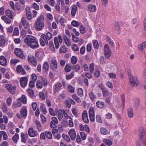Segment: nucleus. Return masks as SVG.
<instances>
[{
    "instance_id": "41",
    "label": "nucleus",
    "mask_w": 146,
    "mask_h": 146,
    "mask_svg": "<svg viewBox=\"0 0 146 146\" xmlns=\"http://www.w3.org/2000/svg\"><path fill=\"white\" fill-rule=\"evenodd\" d=\"M117 116L118 117V119H119V125L122 127H123V125L122 123L121 122L123 121V119H121V115L118 113H117Z\"/></svg>"
},
{
    "instance_id": "63",
    "label": "nucleus",
    "mask_w": 146,
    "mask_h": 146,
    "mask_svg": "<svg viewBox=\"0 0 146 146\" xmlns=\"http://www.w3.org/2000/svg\"><path fill=\"white\" fill-rule=\"evenodd\" d=\"M62 111L63 115L67 119L71 118V117L70 116H68V114L64 110H63Z\"/></svg>"
},
{
    "instance_id": "51",
    "label": "nucleus",
    "mask_w": 146,
    "mask_h": 146,
    "mask_svg": "<svg viewBox=\"0 0 146 146\" xmlns=\"http://www.w3.org/2000/svg\"><path fill=\"white\" fill-rule=\"evenodd\" d=\"M94 65L93 63H91L90 65L89 70H90L91 73H93L94 72Z\"/></svg>"
},
{
    "instance_id": "37",
    "label": "nucleus",
    "mask_w": 146,
    "mask_h": 146,
    "mask_svg": "<svg viewBox=\"0 0 146 146\" xmlns=\"http://www.w3.org/2000/svg\"><path fill=\"white\" fill-rule=\"evenodd\" d=\"M54 41L56 48L58 49L59 48V45L58 38L57 37H55L54 38Z\"/></svg>"
},
{
    "instance_id": "46",
    "label": "nucleus",
    "mask_w": 146,
    "mask_h": 146,
    "mask_svg": "<svg viewBox=\"0 0 146 146\" xmlns=\"http://www.w3.org/2000/svg\"><path fill=\"white\" fill-rule=\"evenodd\" d=\"M80 31L81 33L84 34L86 32L85 28L83 25H80L79 28Z\"/></svg>"
},
{
    "instance_id": "64",
    "label": "nucleus",
    "mask_w": 146,
    "mask_h": 146,
    "mask_svg": "<svg viewBox=\"0 0 146 146\" xmlns=\"http://www.w3.org/2000/svg\"><path fill=\"white\" fill-rule=\"evenodd\" d=\"M80 135L82 140H84L86 139L87 136L84 133L81 132L80 133Z\"/></svg>"
},
{
    "instance_id": "13",
    "label": "nucleus",
    "mask_w": 146,
    "mask_h": 146,
    "mask_svg": "<svg viewBox=\"0 0 146 146\" xmlns=\"http://www.w3.org/2000/svg\"><path fill=\"white\" fill-rule=\"evenodd\" d=\"M27 107L26 106H24L20 110V113L23 117H26L27 116Z\"/></svg>"
},
{
    "instance_id": "53",
    "label": "nucleus",
    "mask_w": 146,
    "mask_h": 146,
    "mask_svg": "<svg viewBox=\"0 0 146 146\" xmlns=\"http://www.w3.org/2000/svg\"><path fill=\"white\" fill-rule=\"evenodd\" d=\"M2 109L3 112L5 113L7 111V105L5 103H4L3 104Z\"/></svg>"
},
{
    "instance_id": "62",
    "label": "nucleus",
    "mask_w": 146,
    "mask_h": 146,
    "mask_svg": "<svg viewBox=\"0 0 146 146\" xmlns=\"http://www.w3.org/2000/svg\"><path fill=\"white\" fill-rule=\"evenodd\" d=\"M71 68L70 66L68 64L66 65L64 68L65 71L66 72H68L70 71L71 70Z\"/></svg>"
},
{
    "instance_id": "16",
    "label": "nucleus",
    "mask_w": 146,
    "mask_h": 146,
    "mask_svg": "<svg viewBox=\"0 0 146 146\" xmlns=\"http://www.w3.org/2000/svg\"><path fill=\"white\" fill-rule=\"evenodd\" d=\"M28 133L29 136L34 137L36 135V132L33 128H30L28 130Z\"/></svg>"
},
{
    "instance_id": "48",
    "label": "nucleus",
    "mask_w": 146,
    "mask_h": 146,
    "mask_svg": "<svg viewBox=\"0 0 146 146\" xmlns=\"http://www.w3.org/2000/svg\"><path fill=\"white\" fill-rule=\"evenodd\" d=\"M62 137L64 138L66 141L68 142H70V139L68 136L64 134H63L62 135Z\"/></svg>"
},
{
    "instance_id": "58",
    "label": "nucleus",
    "mask_w": 146,
    "mask_h": 146,
    "mask_svg": "<svg viewBox=\"0 0 146 146\" xmlns=\"http://www.w3.org/2000/svg\"><path fill=\"white\" fill-rule=\"evenodd\" d=\"M71 35L72 36V39L73 41L75 42H78V39L75 36L74 34H71Z\"/></svg>"
},
{
    "instance_id": "19",
    "label": "nucleus",
    "mask_w": 146,
    "mask_h": 146,
    "mask_svg": "<svg viewBox=\"0 0 146 146\" xmlns=\"http://www.w3.org/2000/svg\"><path fill=\"white\" fill-rule=\"evenodd\" d=\"M138 49L141 51L143 50L146 48V41L143 42L140 44L138 46Z\"/></svg>"
},
{
    "instance_id": "47",
    "label": "nucleus",
    "mask_w": 146,
    "mask_h": 146,
    "mask_svg": "<svg viewBox=\"0 0 146 146\" xmlns=\"http://www.w3.org/2000/svg\"><path fill=\"white\" fill-rule=\"evenodd\" d=\"M77 62V58L75 56H72L71 59V62L72 64H75Z\"/></svg>"
},
{
    "instance_id": "36",
    "label": "nucleus",
    "mask_w": 146,
    "mask_h": 146,
    "mask_svg": "<svg viewBox=\"0 0 146 146\" xmlns=\"http://www.w3.org/2000/svg\"><path fill=\"white\" fill-rule=\"evenodd\" d=\"M80 23L75 21H73L71 22L72 25L75 27H78L80 25Z\"/></svg>"
},
{
    "instance_id": "1",
    "label": "nucleus",
    "mask_w": 146,
    "mask_h": 146,
    "mask_svg": "<svg viewBox=\"0 0 146 146\" xmlns=\"http://www.w3.org/2000/svg\"><path fill=\"white\" fill-rule=\"evenodd\" d=\"M25 43L31 48L34 49L36 47V37L31 35H27L24 39Z\"/></svg>"
},
{
    "instance_id": "4",
    "label": "nucleus",
    "mask_w": 146,
    "mask_h": 146,
    "mask_svg": "<svg viewBox=\"0 0 146 146\" xmlns=\"http://www.w3.org/2000/svg\"><path fill=\"white\" fill-rule=\"evenodd\" d=\"M6 88L11 93L14 94L15 92L16 87L15 86H13L11 84H6L5 85Z\"/></svg>"
},
{
    "instance_id": "10",
    "label": "nucleus",
    "mask_w": 146,
    "mask_h": 146,
    "mask_svg": "<svg viewBox=\"0 0 146 146\" xmlns=\"http://www.w3.org/2000/svg\"><path fill=\"white\" fill-rule=\"evenodd\" d=\"M14 53L15 55L18 57L22 58H25V56L23 54L22 52L19 48H15Z\"/></svg>"
},
{
    "instance_id": "17",
    "label": "nucleus",
    "mask_w": 146,
    "mask_h": 146,
    "mask_svg": "<svg viewBox=\"0 0 146 146\" xmlns=\"http://www.w3.org/2000/svg\"><path fill=\"white\" fill-rule=\"evenodd\" d=\"M7 61L5 57L3 56H0V64L3 66L6 65Z\"/></svg>"
},
{
    "instance_id": "40",
    "label": "nucleus",
    "mask_w": 146,
    "mask_h": 146,
    "mask_svg": "<svg viewBox=\"0 0 146 146\" xmlns=\"http://www.w3.org/2000/svg\"><path fill=\"white\" fill-rule=\"evenodd\" d=\"M49 46L50 49L52 51H54L55 48L53 42L52 41L49 42Z\"/></svg>"
},
{
    "instance_id": "56",
    "label": "nucleus",
    "mask_w": 146,
    "mask_h": 146,
    "mask_svg": "<svg viewBox=\"0 0 146 146\" xmlns=\"http://www.w3.org/2000/svg\"><path fill=\"white\" fill-rule=\"evenodd\" d=\"M77 94L80 97H82L83 96V90L82 88H79L78 89Z\"/></svg>"
},
{
    "instance_id": "3",
    "label": "nucleus",
    "mask_w": 146,
    "mask_h": 146,
    "mask_svg": "<svg viewBox=\"0 0 146 146\" xmlns=\"http://www.w3.org/2000/svg\"><path fill=\"white\" fill-rule=\"evenodd\" d=\"M129 82L130 85L133 86H136L138 85V81L136 77L129 76Z\"/></svg>"
},
{
    "instance_id": "2",
    "label": "nucleus",
    "mask_w": 146,
    "mask_h": 146,
    "mask_svg": "<svg viewBox=\"0 0 146 146\" xmlns=\"http://www.w3.org/2000/svg\"><path fill=\"white\" fill-rule=\"evenodd\" d=\"M27 103V99L25 95H23L22 97L18 100L17 102L15 104L16 106L20 107L21 106V103L25 104Z\"/></svg>"
},
{
    "instance_id": "21",
    "label": "nucleus",
    "mask_w": 146,
    "mask_h": 146,
    "mask_svg": "<svg viewBox=\"0 0 146 146\" xmlns=\"http://www.w3.org/2000/svg\"><path fill=\"white\" fill-rule=\"evenodd\" d=\"M40 109L42 111L43 114H45L47 113L46 108L45 105L43 104H41L40 106Z\"/></svg>"
},
{
    "instance_id": "31",
    "label": "nucleus",
    "mask_w": 146,
    "mask_h": 146,
    "mask_svg": "<svg viewBox=\"0 0 146 146\" xmlns=\"http://www.w3.org/2000/svg\"><path fill=\"white\" fill-rule=\"evenodd\" d=\"M51 63L54 68L57 69L58 68L57 62L56 60L54 59H52Z\"/></svg>"
},
{
    "instance_id": "9",
    "label": "nucleus",
    "mask_w": 146,
    "mask_h": 146,
    "mask_svg": "<svg viewBox=\"0 0 146 146\" xmlns=\"http://www.w3.org/2000/svg\"><path fill=\"white\" fill-rule=\"evenodd\" d=\"M21 22L23 26L25 29H28L30 28V24L26 20L25 17L22 18Z\"/></svg>"
},
{
    "instance_id": "49",
    "label": "nucleus",
    "mask_w": 146,
    "mask_h": 146,
    "mask_svg": "<svg viewBox=\"0 0 146 146\" xmlns=\"http://www.w3.org/2000/svg\"><path fill=\"white\" fill-rule=\"evenodd\" d=\"M46 2L47 3L53 7L55 5V1L54 0H46Z\"/></svg>"
},
{
    "instance_id": "7",
    "label": "nucleus",
    "mask_w": 146,
    "mask_h": 146,
    "mask_svg": "<svg viewBox=\"0 0 146 146\" xmlns=\"http://www.w3.org/2000/svg\"><path fill=\"white\" fill-rule=\"evenodd\" d=\"M89 115L91 120L93 121L95 120V113L94 110L93 108L91 107L89 110Z\"/></svg>"
},
{
    "instance_id": "52",
    "label": "nucleus",
    "mask_w": 146,
    "mask_h": 146,
    "mask_svg": "<svg viewBox=\"0 0 146 146\" xmlns=\"http://www.w3.org/2000/svg\"><path fill=\"white\" fill-rule=\"evenodd\" d=\"M43 68L45 71H46L49 68V65L48 63L47 62H45L43 65Z\"/></svg>"
},
{
    "instance_id": "43",
    "label": "nucleus",
    "mask_w": 146,
    "mask_h": 146,
    "mask_svg": "<svg viewBox=\"0 0 146 146\" xmlns=\"http://www.w3.org/2000/svg\"><path fill=\"white\" fill-rule=\"evenodd\" d=\"M103 142L106 145L110 146L112 144V142L110 140L104 139Z\"/></svg>"
},
{
    "instance_id": "20",
    "label": "nucleus",
    "mask_w": 146,
    "mask_h": 146,
    "mask_svg": "<svg viewBox=\"0 0 146 146\" xmlns=\"http://www.w3.org/2000/svg\"><path fill=\"white\" fill-rule=\"evenodd\" d=\"M88 9L90 11L94 12L96 10V5L91 4L88 5Z\"/></svg>"
},
{
    "instance_id": "42",
    "label": "nucleus",
    "mask_w": 146,
    "mask_h": 146,
    "mask_svg": "<svg viewBox=\"0 0 146 146\" xmlns=\"http://www.w3.org/2000/svg\"><path fill=\"white\" fill-rule=\"evenodd\" d=\"M48 111L50 115L52 116H55L56 113L54 110L52 108H49L48 109Z\"/></svg>"
},
{
    "instance_id": "50",
    "label": "nucleus",
    "mask_w": 146,
    "mask_h": 146,
    "mask_svg": "<svg viewBox=\"0 0 146 146\" xmlns=\"http://www.w3.org/2000/svg\"><path fill=\"white\" fill-rule=\"evenodd\" d=\"M68 91L71 93H73L74 92V87L71 85H69L68 87Z\"/></svg>"
},
{
    "instance_id": "25",
    "label": "nucleus",
    "mask_w": 146,
    "mask_h": 146,
    "mask_svg": "<svg viewBox=\"0 0 146 146\" xmlns=\"http://www.w3.org/2000/svg\"><path fill=\"white\" fill-rule=\"evenodd\" d=\"M62 110L61 109H60L58 110L57 115L58 117V119L60 121L62 119L63 117V114Z\"/></svg>"
},
{
    "instance_id": "28",
    "label": "nucleus",
    "mask_w": 146,
    "mask_h": 146,
    "mask_svg": "<svg viewBox=\"0 0 146 146\" xmlns=\"http://www.w3.org/2000/svg\"><path fill=\"white\" fill-rule=\"evenodd\" d=\"M96 104L98 107L102 108L104 106V103L101 101H98L96 102Z\"/></svg>"
},
{
    "instance_id": "57",
    "label": "nucleus",
    "mask_w": 146,
    "mask_h": 146,
    "mask_svg": "<svg viewBox=\"0 0 146 146\" xmlns=\"http://www.w3.org/2000/svg\"><path fill=\"white\" fill-rule=\"evenodd\" d=\"M12 100V98L10 96L6 100V102L7 105L10 106L11 104Z\"/></svg>"
},
{
    "instance_id": "15",
    "label": "nucleus",
    "mask_w": 146,
    "mask_h": 146,
    "mask_svg": "<svg viewBox=\"0 0 146 146\" xmlns=\"http://www.w3.org/2000/svg\"><path fill=\"white\" fill-rule=\"evenodd\" d=\"M82 117L84 121L86 123H88L89 121L88 118L87 113L86 111H84L82 113Z\"/></svg>"
},
{
    "instance_id": "32",
    "label": "nucleus",
    "mask_w": 146,
    "mask_h": 146,
    "mask_svg": "<svg viewBox=\"0 0 146 146\" xmlns=\"http://www.w3.org/2000/svg\"><path fill=\"white\" fill-rule=\"evenodd\" d=\"M46 137L49 139H52V135L51 132L50 131H46L45 132Z\"/></svg>"
},
{
    "instance_id": "39",
    "label": "nucleus",
    "mask_w": 146,
    "mask_h": 146,
    "mask_svg": "<svg viewBox=\"0 0 146 146\" xmlns=\"http://www.w3.org/2000/svg\"><path fill=\"white\" fill-rule=\"evenodd\" d=\"M19 34V31L18 27H15L14 29L13 33L12 35L13 36L15 35H18Z\"/></svg>"
},
{
    "instance_id": "24",
    "label": "nucleus",
    "mask_w": 146,
    "mask_h": 146,
    "mask_svg": "<svg viewBox=\"0 0 146 146\" xmlns=\"http://www.w3.org/2000/svg\"><path fill=\"white\" fill-rule=\"evenodd\" d=\"M128 116L130 118L132 117L133 115V109L132 108H130L127 110Z\"/></svg>"
},
{
    "instance_id": "27",
    "label": "nucleus",
    "mask_w": 146,
    "mask_h": 146,
    "mask_svg": "<svg viewBox=\"0 0 146 146\" xmlns=\"http://www.w3.org/2000/svg\"><path fill=\"white\" fill-rule=\"evenodd\" d=\"M62 84L60 83H58L55 85L54 88V92L55 93L58 92L62 87Z\"/></svg>"
},
{
    "instance_id": "44",
    "label": "nucleus",
    "mask_w": 146,
    "mask_h": 146,
    "mask_svg": "<svg viewBox=\"0 0 146 146\" xmlns=\"http://www.w3.org/2000/svg\"><path fill=\"white\" fill-rule=\"evenodd\" d=\"M37 128L38 131L40 132L43 130L42 127L41 126L40 123L39 121H37Z\"/></svg>"
},
{
    "instance_id": "61",
    "label": "nucleus",
    "mask_w": 146,
    "mask_h": 146,
    "mask_svg": "<svg viewBox=\"0 0 146 146\" xmlns=\"http://www.w3.org/2000/svg\"><path fill=\"white\" fill-rule=\"evenodd\" d=\"M93 44L94 48H98L99 47V44L98 42L96 40H93Z\"/></svg>"
},
{
    "instance_id": "35",
    "label": "nucleus",
    "mask_w": 146,
    "mask_h": 146,
    "mask_svg": "<svg viewBox=\"0 0 146 146\" xmlns=\"http://www.w3.org/2000/svg\"><path fill=\"white\" fill-rule=\"evenodd\" d=\"M114 30L115 33L117 34H119L120 31L119 26L117 25L115 26L114 27Z\"/></svg>"
},
{
    "instance_id": "34",
    "label": "nucleus",
    "mask_w": 146,
    "mask_h": 146,
    "mask_svg": "<svg viewBox=\"0 0 146 146\" xmlns=\"http://www.w3.org/2000/svg\"><path fill=\"white\" fill-rule=\"evenodd\" d=\"M103 95L104 96H111L112 95L111 93L109 92L108 91L105 90H102Z\"/></svg>"
},
{
    "instance_id": "45",
    "label": "nucleus",
    "mask_w": 146,
    "mask_h": 146,
    "mask_svg": "<svg viewBox=\"0 0 146 146\" xmlns=\"http://www.w3.org/2000/svg\"><path fill=\"white\" fill-rule=\"evenodd\" d=\"M19 139V135L18 134L16 133L12 138V139L15 143H17Z\"/></svg>"
},
{
    "instance_id": "23",
    "label": "nucleus",
    "mask_w": 146,
    "mask_h": 146,
    "mask_svg": "<svg viewBox=\"0 0 146 146\" xmlns=\"http://www.w3.org/2000/svg\"><path fill=\"white\" fill-rule=\"evenodd\" d=\"M100 130L101 133L102 134L106 135L109 133L108 130L105 127H101Z\"/></svg>"
},
{
    "instance_id": "26",
    "label": "nucleus",
    "mask_w": 146,
    "mask_h": 146,
    "mask_svg": "<svg viewBox=\"0 0 146 146\" xmlns=\"http://www.w3.org/2000/svg\"><path fill=\"white\" fill-rule=\"evenodd\" d=\"M77 9V7L76 5H73L71 9V15L72 16H74L76 14Z\"/></svg>"
},
{
    "instance_id": "60",
    "label": "nucleus",
    "mask_w": 146,
    "mask_h": 146,
    "mask_svg": "<svg viewBox=\"0 0 146 146\" xmlns=\"http://www.w3.org/2000/svg\"><path fill=\"white\" fill-rule=\"evenodd\" d=\"M46 35L48 40H50L52 38V35L50 32H48Z\"/></svg>"
},
{
    "instance_id": "59",
    "label": "nucleus",
    "mask_w": 146,
    "mask_h": 146,
    "mask_svg": "<svg viewBox=\"0 0 146 146\" xmlns=\"http://www.w3.org/2000/svg\"><path fill=\"white\" fill-rule=\"evenodd\" d=\"M89 96L91 100L92 101L96 98V96L92 92H91L89 93Z\"/></svg>"
},
{
    "instance_id": "22",
    "label": "nucleus",
    "mask_w": 146,
    "mask_h": 146,
    "mask_svg": "<svg viewBox=\"0 0 146 146\" xmlns=\"http://www.w3.org/2000/svg\"><path fill=\"white\" fill-rule=\"evenodd\" d=\"M63 38L66 44L68 46H70L71 44V42L67 37L66 36L64 35L63 37Z\"/></svg>"
},
{
    "instance_id": "12",
    "label": "nucleus",
    "mask_w": 146,
    "mask_h": 146,
    "mask_svg": "<svg viewBox=\"0 0 146 146\" xmlns=\"http://www.w3.org/2000/svg\"><path fill=\"white\" fill-rule=\"evenodd\" d=\"M68 133L71 139L72 140H74L76 137V134L75 129H71Z\"/></svg>"
},
{
    "instance_id": "54",
    "label": "nucleus",
    "mask_w": 146,
    "mask_h": 146,
    "mask_svg": "<svg viewBox=\"0 0 146 146\" xmlns=\"http://www.w3.org/2000/svg\"><path fill=\"white\" fill-rule=\"evenodd\" d=\"M67 52V49L64 46L61 47L60 49V53H66Z\"/></svg>"
},
{
    "instance_id": "55",
    "label": "nucleus",
    "mask_w": 146,
    "mask_h": 146,
    "mask_svg": "<svg viewBox=\"0 0 146 146\" xmlns=\"http://www.w3.org/2000/svg\"><path fill=\"white\" fill-rule=\"evenodd\" d=\"M0 133L3 135V139L5 140H7L8 138V136L6 133L4 131H0Z\"/></svg>"
},
{
    "instance_id": "6",
    "label": "nucleus",
    "mask_w": 146,
    "mask_h": 146,
    "mask_svg": "<svg viewBox=\"0 0 146 146\" xmlns=\"http://www.w3.org/2000/svg\"><path fill=\"white\" fill-rule=\"evenodd\" d=\"M104 55L106 58H108L111 56V51L108 46L106 44L104 46Z\"/></svg>"
},
{
    "instance_id": "38",
    "label": "nucleus",
    "mask_w": 146,
    "mask_h": 146,
    "mask_svg": "<svg viewBox=\"0 0 146 146\" xmlns=\"http://www.w3.org/2000/svg\"><path fill=\"white\" fill-rule=\"evenodd\" d=\"M21 141L22 142L24 143L26 142V137H28V135L27 134L25 135L23 133H22L21 135Z\"/></svg>"
},
{
    "instance_id": "8",
    "label": "nucleus",
    "mask_w": 146,
    "mask_h": 146,
    "mask_svg": "<svg viewBox=\"0 0 146 146\" xmlns=\"http://www.w3.org/2000/svg\"><path fill=\"white\" fill-rule=\"evenodd\" d=\"M28 79L26 77L21 78L20 80L21 86L23 88L25 87L27 84Z\"/></svg>"
},
{
    "instance_id": "14",
    "label": "nucleus",
    "mask_w": 146,
    "mask_h": 146,
    "mask_svg": "<svg viewBox=\"0 0 146 146\" xmlns=\"http://www.w3.org/2000/svg\"><path fill=\"white\" fill-rule=\"evenodd\" d=\"M40 19L38 18L37 19V30L39 31L42 29L44 27V24L40 21Z\"/></svg>"
},
{
    "instance_id": "11",
    "label": "nucleus",
    "mask_w": 146,
    "mask_h": 146,
    "mask_svg": "<svg viewBox=\"0 0 146 146\" xmlns=\"http://www.w3.org/2000/svg\"><path fill=\"white\" fill-rule=\"evenodd\" d=\"M28 61L31 62L35 66L36 65V58L32 55H30L28 56Z\"/></svg>"
},
{
    "instance_id": "30",
    "label": "nucleus",
    "mask_w": 146,
    "mask_h": 146,
    "mask_svg": "<svg viewBox=\"0 0 146 146\" xmlns=\"http://www.w3.org/2000/svg\"><path fill=\"white\" fill-rule=\"evenodd\" d=\"M5 40L4 36L0 37V46H2L5 45Z\"/></svg>"
},
{
    "instance_id": "18",
    "label": "nucleus",
    "mask_w": 146,
    "mask_h": 146,
    "mask_svg": "<svg viewBox=\"0 0 146 146\" xmlns=\"http://www.w3.org/2000/svg\"><path fill=\"white\" fill-rule=\"evenodd\" d=\"M1 19L7 24H10L11 22V20L8 18L5 15L2 16L1 17Z\"/></svg>"
},
{
    "instance_id": "5",
    "label": "nucleus",
    "mask_w": 146,
    "mask_h": 146,
    "mask_svg": "<svg viewBox=\"0 0 146 146\" xmlns=\"http://www.w3.org/2000/svg\"><path fill=\"white\" fill-rule=\"evenodd\" d=\"M40 42V44L42 46H44L45 44H48V40L47 39L46 35L42 34L41 36Z\"/></svg>"
},
{
    "instance_id": "29",
    "label": "nucleus",
    "mask_w": 146,
    "mask_h": 146,
    "mask_svg": "<svg viewBox=\"0 0 146 146\" xmlns=\"http://www.w3.org/2000/svg\"><path fill=\"white\" fill-rule=\"evenodd\" d=\"M5 13L6 15L8 16L10 19H13L12 13L11 11L10 10H7L5 11Z\"/></svg>"
},
{
    "instance_id": "33",
    "label": "nucleus",
    "mask_w": 146,
    "mask_h": 146,
    "mask_svg": "<svg viewBox=\"0 0 146 146\" xmlns=\"http://www.w3.org/2000/svg\"><path fill=\"white\" fill-rule=\"evenodd\" d=\"M71 48L72 50L74 51L78 52L79 51V48L78 46L75 44L72 45Z\"/></svg>"
}]
</instances>
